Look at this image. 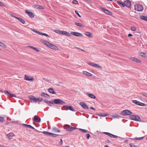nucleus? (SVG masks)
<instances>
[{
    "mask_svg": "<svg viewBox=\"0 0 147 147\" xmlns=\"http://www.w3.org/2000/svg\"><path fill=\"white\" fill-rule=\"evenodd\" d=\"M29 98L32 102H40L42 101L43 100L42 98H41L40 99L39 98H37L33 96H29Z\"/></svg>",
    "mask_w": 147,
    "mask_h": 147,
    "instance_id": "obj_1",
    "label": "nucleus"
},
{
    "mask_svg": "<svg viewBox=\"0 0 147 147\" xmlns=\"http://www.w3.org/2000/svg\"><path fill=\"white\" fill-rule=\"evenodd\" d=\"M129 117L131 119L135 121L140 122L141 119L139 116L137 115H131L129 116Z\"/></svg>",
    "mask_w": 147,
    "mask_h": 147,
    "instance_id": "obj_2",
    "label": "nucleus"
},
{
    "mask_svg": "<svg viewBox=\"0 0 147 147\" xmlns=\"http://www.w3.org/2000/svg\"><path fill=\"white\" fill-rule=\"evenodd\" d=\"M55 104L63 105L65 104V102L59 99H54Z\"/></svg>",
    "mask_w": 147,
    "mask_h": 147,
    "instance_id": "obj_3",
    "label": "nucleus"
},
{
    "mask_svg": "<svg viewBox=\"0 0 147 147\" xmlns=\"http://www.w3.org/2000/svg\"><path fill=\"white\" fill-rule=\"evenodd\" d=\"M135 8L136 10L137 11H142L143 9L142 5L140 4H137L135 6Z\"/></svg>",
    "mask_w": 147,
    "mask_h": 147,
    "instance_id": "obj_4",
    "label": "nucleus"
},
{
    "mask_svg": "<svg viewBox=\"0 0 147 147\" xmlns=\"http://www.w3.org/2000/svg\"><path fill=\"white\" fill-rule=\"evenodd\" d=\"M131 112L127 110H125L122 111L120 114L123 116L129 115L131 114Z\"/></svg>",
    "mask_w": 147,
    "mask_h": 147,
    "instance_id": "obj_5",
    "label": "nucleus"
},
{
    "mask_svg": "<svg viewBox=\"0 0 147 147\" xmlns=\"http://www.w3.org/2000/svg\"><path fill=\"white\" fill-rule=\"evenodd\" d=\"M31 30H32L34 32L37 33L38 34L40 35H43L47 37H50L47 34H46V33H42V32H38V31L36 30H35L33 29L32 28L31 29Z\"/></svg>",
    "mask_w": 147,
    "mask_h": 147,
    "instance_id": "obj_6",
    "label": "nucleus"
},
{
    "mask_svg": "<svg viewBox=\"0 0 147 147\" xmlns=\"http://www.w3.org/2000/svg\"><path fill=\"white\" fill-rule=\"evenodd\" d=\"M88 64L89 65L93 67H96L98 68H99L100 69H101L102 68V67L100 66L99 65L97 64L94 63L92 62H88Z\"/></svg>",
    "mask_w": 147,
    "mask_h": 147,
    "instance_id": "obj_7",
    "label": "nucleus"
},
{
    "mask_svg": "<svg viewBox=\"0 0 147 147\" xmlns=\"http://www.w3.org/2000/svg\"><path fill=\"white\" fill-rule=\"evenodd\" d=\"M132 102L133 103L140 106H146L145 104L140 102L136 100H133Z\"/></svg>",
    "mask_w": 147,
    "mask_h": 147,
    "instance_id": "obj_8",
    "label": "nucleus"
},
{
    "mask_svg": "<svg viewBox=\"0 0 147 147\" xmlns=\"http://www.w3.org/2000/svg\"><path fill=\"white\" fill-rule=\"evenodd\" d=\"M47 47L53 50H57L58 49V48L56 46L51 44L50 42Z\"/></svg>",
    "mask_w": 147,
    "mask_h": 147,
    "instance_id": "obj_9",
    "label": "nucleus"
},
{
    "mask_svg": "<svg viewBox=\"0 0 147 147\" xmlns=\"http://www.w3.org/2000/svg\"><path fill=\"white\" fill-rule=\"evenodd\" d=\"M72 34L74 36H82L83 35L80 33L76 32H71V35Z\"/></svg>",
    "mask_w": 147,
    "mask_h": 147,
    "instance_id": "obj_10",
    "label": "nucleus"
},
{
    "mask_svg": "<svg viewBox=\"0 0 147 147\" xmlns=\"http://www.w3.org/2000/svg\"><path fill=\"white\" fill-rule=\"evenodd\" d=\"M77 129V128L70 127L69 125H67L66 130L68 131H71L74 129Z\"/></svg>",
    "mask_w": 147,
    "mask_h": 147,
    "instance_id": "obj_11",
    "label": "nucleus"
},
{
    "mask_svg": "<svg viewBox=\"0 0 147 147\" xmlns=\"http://www.w3.org/2000/svg\"><path fill=\"white\" fill-rule=\"evenodd\" d=\"M103 134L107 135L108 136L111 137V138H117V136L109 132H104Z\"/></svg>",
    "mask_w": 147,
    "mask_h": 147,
    "instance_id": "obj_12",
    "label": "nucleus"
},
{
    "mask_svg": "<svg viewBox=\"0 0 147 147\" xmlns=\"http://www.w3.org/2000/svg\"><path fill=\"white\" fill-rule=\"evenodd\" d=\"M25 11L30 18H33L34 17V15L31 12L27 10H26Z\"/></svg>",
    "mask_w": 147,
    "mask_h": 147,
    "instance_id": "obj_13",
    "label": "nucleus"
},
{
    "mask_svg": "<svg viewBox=\"0 0 147 147\" xmlns=\"http://www.w3.org/2000/svg\"><path fill=\"white\" fill-rule=\"evenodd\" d=\"M80 104L84 109H89L87 105L84 102H81L80 103Z\"/></svg>",
    "mask_w": 147,
    "mask_h": 147,
    "instance_id": "obj_14",
    "label": "nucleus"
},
{
    "mask_svg": "<svg viewBox=\"0 0 147 147\" xmlns=\"http://www.w3.org/2000/svg\"><path fill=\"white\" fill-rule=\"evenodd\" d=\"M130 59L138 63H141V61L140 60L134 57H132L130 58Z\"/></svg>",
    "mask_w": 147,
    "mask_h": 147,
    "instance_id": "obj_15",
    "label": "nucleus"
},
{
    "mask_svg": "<svg viewBox=\"0 0 147 147\" xmlns=\"http://www.w3.org/2000/svg\"><path fill=\"white\" fill-rule=\"evenodd\" d=\"M124 6L125 5L127 7H129L131 5V3L129 1H126L124 2Z\"/></svg>",
    "mask_w": 147,
    "mask_h": 147,
    "instance_id": "obj_16",
    "label": "nucleus"
},
{
    "mask_svg": "<svg viewBox=\"0 0 147 147\" xmlns=\"http://www.w3.org/2000/svg\"><path fill=\"white\" fill-rule=\"evenodd\" d=\"M24 79L26 80L31 81H33L34 80V78H29V77L27 75H25Z\"/></svg>",
    "mask_w": 147,
    "mask_h": 147,
    "instance_id": "obj_17",
    "label": "nucleus"
},
{
    "mask_svg": "<svg viewBox=\"0 0 147 147\" xmlns=\"http://www.w3.org/2000/svg\"><path fill=\"white\" fill-rule=\"evenodd\" d=\"M83 74L86 76L90 77L92 76V75L91 73L88 72L86 71H84L83 72Z\"/></svg>",
    "mask_w": 147,
    "mask_h": 147,
    "instance_id": "obj_18",
    "label": "nucleus"
},
{
    "mask_svg": "<svg viewBox=\"0 0 147 147\" xmlns=\"http://www.w3.org/2000/svg\"><path fill=\"white\" fill-rule=\"evenodd\" d=\"M33 120L34 121L37 122H40V119L38 117L36 116H35L34 117Z\"/></svg>",
    "mask_w": 147,
    "mask_h": 147,
    "instance_id": "obj_19",
    "label": "nucleus"
},
{
    "mask_svg": "<svg viewBox=\"0 0 147 147\" xmlns=\"http://www.w3.org/2000/svg\"><path fill=\"white\" fill-rule=\"evenodd\" d=\"M61 34L65 35L69 37L71 36V33L65 31H62Z\"/></svg>",
    "mask_w": 147,
    "mask_h": 147,
    "instance_id": "obj_20",
    "label": "nucleus"
},
{
    "mask_svg": "<svg viewBox=\"0 0 147 147\" xmlns=\"http://www.w3.org/2000/svg\"><path fill=\"white\" fill-rule=\"evenodd\" d=\"M40 41L42 43L45 44L47 46H48V45L49 44V42L47 41H46L45 40H44L43 39H41L40 40Z\"/></svg>",
    "mask_w": 147,
    "mask_h": 147,
    "instance_id": "obj_21",
    "label": "nucleus"
},
{
    "mask_svg": "<svg viewBox=\"0 0 147 147\" xmlns=\"http://www.w3.org/2000/svg\"><path fill=\"white\" fill-rule=\"evenodd\" d=\"M102 9L104 12L107 14L110 15L111 13V12L110 11L106 9L105 8H102Z\"/></svg>",
    "mask_w": 147,
    "mask_h": 147,
    "instance_id": "obj_22",
    "label": "nucleus"
},
{
    "mask_svg": "<svg viewBox=\"0 0 147 147\" xmlns=\"http://www.w3.org/2000/svg\"><path fill=\"white\" fill-rule=\"evenodd\" d=\"M86 94L88 95L90 98L93 99L96 98L95 96L93 94L87 93Z\"/></svg>",
    "mask_w": 147,
    "mask_h": 147,
    "instance_id": "obj_23",
    "label": "nucleus"
},
{
    "mask_svg": "<svg viewBox=\"0 0 147 147\" xmlns=\"http://www.w3.org/2000/svg\"><path fill=\"white\" fill-rule=\"evenodd\" d=\"M85 34L87 36L90 37L91 38L93 37V35L90 32H86L85 33Z\"/></svg>",
    "mask_w": 147,
    "mask_h": 147,
    "instance_id": "obj_24",
    "label": "nucleus"
},
{
    "mask_svg": "<svg viewBox=\"0 0 147 147\" xmlns=\"http://www.w3.org/2000/svg\"><path fill=\"white\" fill-rule=\"evenodd\" d=\"M97 115L99 116L103 117H106L109 115L107 113H99L97 114Z\"/></svg>",
    "mask_w": 147,
    "mask_h": 147,
    "instance_id": "obj_25",
    "label": "nucleus"
},
{
    "mask_svg": "<svg viewBox=\"0 0 147 147\" xmlns=\"http://www.w3.org/2000/svg\"><path fill=\"white\" fill-rule=\"evenodd\" d=\"M63 107H66L67 109L72 111H75V109L73 108V107L72 106H64Z\"/></svg>",
    "mask_w": 147,
    "mask_h": 147,
    "instance_id": "obj_26",
    "label": "nucleus"
},
{
    "mask_svg": "<svg viewBox=\"0 0 147 147\" xmlns=\"http://www.w3.org/2000/svg\"><path fill=\"white\" fill-rule=\"evenodd\" d=\"M111 117L113 118H119L120 117V116L117 114H115L111 115Z\"/></svg>",
    "mask_w": 147,
    "mask_h": 147,
    "instance_id": "obj_27",
    "label": "nucleus"
},
{
    "mask_svg": "<svg viewBox=\"0 0 147 147\" xmlns=\"http://www.w3.org/2000/svg\"><path fill=\"white\" fill-rule=\"evenodd\" d=\"M49 91L50 93L52 94H56V92L54 91V90L53 88H49Z\"/></svg>",
    "mask_w": 147,
    "mask_h": 147,
    "instance_id": "obj_28",
    "label": "nucleus"
},
{
    "mask_svg": "<svg viewBox=\"0 0 147 147\" xmlns=\"http://www.w3.org/2000/svg\"><path fill=\"white\" fill-rule=\"evenodd\" d=\"M24 126H25L26 127H27L28 128H31V129H35V128L33 127L32 126H31L30 125H27V124H24Z\"/></svg>",
    "mask_w": 147,
    "mask_h": 147,
    "instance_id": "obj_29",
    "label": "nucleus"
},
{
    "mask_svg": "<svg viewBox=\"0 0 147 147\" xmlns=\"http://www.w3.org/2000/svg\"><path fill=\"white\" fill-rule=\"evenodd\" d=\"M40 95L42 96L45 97H49V96L47 94H46L45 93L42 92L40 94Z\"/></svg>",
    "mask_w": 147,
    "mask_h": 147,
    "instance_id": "obj_30",
    "label": "nucleus"
},
{
    "mask_svg": "<svg viewBox=\"0 0 147 147\" xmlns=\"http://www.w3.org/2000/svg\"><path fill=\"white\" fill-rule=\"evenodd\" d=\"M27 47H30V48H32V49H33V50L36 51L37 52H39L40 51V50L36 48H35V47H34L32 46H28Z\"/></svg>",
    "mask_w": 147,
    "mask_h": 147,
    "instance_id": "obj_31",
    "label": "nucleus"
},
{
    "mask_svg": "<svg viewBox=\"0 0 147 147\" xmlns=\"http://www.w3.org/2000/svg\"><path fill=\"white\" fill-rule=\"evenodd\" d=\"M54 32L55 33H56L57 34H62V31L60 30H54Z\"/></svg>",
    "mask_w": 147,
    "mask_h": 147,
    "instance_id": "obj_32",
    "label": "nucleus"
},
{
    "mask_svg": "<svg viewBox=\"0 0 147 147\" xmlns=\"http://www.w3.org/2000/svg\"><path fill=\"white\" fill-rule=\"evenodd\" d=\"M0 46L1 47L5 48H6L7 47V46H6V45H4L3 43L2 42H0Z\"/></svg>",
    "mask_w": 147,
    "mask_h": 147,
    "instance_id": "obj_33",
    "label": "nucleus"
},
{
    "mask_svg": "<svg viewBox=\"0 0 147 147\" xmlns=\"http://www.w3.org/2000/svg\"><path fill=\"white\" fill-rule=\"evenodd\" d=\"M42 133L45 134L49 135L50 136H51V133L47 131H43Z\"/></svg>",
    "mask_w": 147,
    "mask_h": 147,
    "instance_id": "obj_34",
    "label": "nucleus"
},
{
    "mask_svg": "<svg viewBox=\"0 0 147 147\" xmlns=\"http://www.w3.org/2000/svg\"><path fill=\"white\" fill-rule=\"evenodd\" d=\"M34 7L35 8L37 9H43V8L42 6L38 5H35Z\"/></svg>",
    "mask_w": 147,
    "mask_h": 147,
    "instance_id": "obj_35",
    "label": "nucleus"
},
{
    "mask_svg": "<svg viewBox=\"0 0 147 147\" xmlns=\"http://www.w3.org/2000/svg\"><path fill=\"white\" fill-rule=\"evenodd\" d=\"M75 24L77 26L81 27H83V25L81 23H78L77 22H76L75 23Z\"/></svg>",
    "mask_w": 147,
    "mask_h": 147,
    "instance_id": "obj_36",
    "label": "nucleus"
},
{
    "mask_svg": "<svg viewBox=\"0 0 147 147\" xmlns=\"http://www.w3.org/2000/svg\"><path fill=\"white\" fill-rule=\"evenodd\" d=\"M79 129L81 131H82V132L84 133H86L87 132H88V131L87 130H85V129H80V128Z\"/></svg>",
    "mask_w": 147,
    "mask_h": 147,
    "instance_id": "obj_37",
    "label": "nucleus"
},
{
    "mask_svg": "<svg viewBox=\"0 0 147 147\" xmlns=\"http://www.w3.org/2000/svg\"><path fill=\"white\" fill-rule=\"evenodd\" d=\"M19 21L23 24L25 23V21L23 19H18Z\"/></svg>",
    "mask_w": 147,
    "mask_h": 147,
    "instance_id": "obj_38",
    "label": "nucleus"
},
{
    "mask_svg": "<svg viewBox=\"0 0 147 147\" xmlns=\"http://www.w3.org/2000/svg\"><path fill=\"white\" fill-rule=\"evenodd\" d=\"M146 54L145 53H143V52H141L140 53V55L143 57H145V55Z\"/></svg>",
    "mask_w": 147,
    "mask_h": 147,
    "instance_id": "obj_39",
    "label": "nucleus"
},
{
    "mask_svg": "<svg viewBox=\"0 0 147 147\" xmlns=\"http://www.w3.org/2000/svg\"><path fill=\"white\" fill-rule=\"evenodd\" d=\"M4 92L6 95L8 96L9 95V92L7 90H5Z\"/></svg>",
    "mask_w": 147,
    "mask_h": 147,
    "instance_id": "obj_40",
    "label": "nucleus"
},
{
    "mask_svg": "<svg viewBox=\"0 0 147 147\" xmlns=\"http://www.w3.org/2000/svg\"><path fill=\"white\" fill-rule=\"evenodd\" d=\"M4 118L0 116V122H3L4 121Z\"/></svg>",
    "mask_w": 147,
    "mask_h": 147,
    "instance_id": "obj_41",
    "label": "nucleus"
},
{
    "mask_svg": "<svg viewBox=\"0 0 147 147\" xmlns=\"http://www.w3.org/2000/svg\"><path fill=\"white\" fill-rule=\"evenodd\" d=\"M130 146L131 147H138L137 146L133 144H130Z\"/></svg>",
    "mask_w": 147,
    "mask_h": 147,
    "instance_id": "obj_42",
    "label": "nucleus"
},
{
    "mask_svg": "<svg viewBox=\"0 0 147 147\" xmlns=\"http://www.w3.org/2000/svg\"><path fill=\"white\" fill-rule=\"evenodd\" d=\"M117 3H118L120 4L121 5H122L123 7H124V4L121 2L119 1H118Z\"/></svg>",
    "mask_w": 147,
    "mask_h": 147,
    "instance_id": "obj_43",
    "label": "nucleus"
},
{
    "mask_svg": "<svg viewBox=\"0 0 147 147\" xmlns=\"http://www.w3.org/2000/svg\"><path fill=\"white\" fill-rule=\"evenodd\" d=\"M51 134L50 136H53V137H56L58 135H57V134H53L52 133H51Z\"/></svg>",
    "mask_w": 147,
    "mask_h": 147,
    "instance_id": "obj_44",
    "label": "nucleus"
},
{
    "mask_svg": "<svg viewBox=\"0 0 147 147\" xmlns=\"http://www.w3.org/2000/svg\"><path fill=\"white\" fill-rule=\"evenodd\" d=\"M140 18H147V17L143 15H141L140 16Z\"/></svg>",
    "mask_w": 147,
    "mask_h": 147,
    "instance_id": "obj_45",
    "label": "nucleus"
},
{
    "mask_svg": "<svg viewBox=\"0 0 147 147\" xmlns=\"http://www.w3.org/2000/svg\"><path fill=\"white\" fill-rule=\"evenodd\" d=\"M144 138V137H140V138H135V139L136 140H140Z\"/></svg>",
    "mask_w": 147,
    "mask_h": 147,
    "instance_id": "obj_46",
    "label": "nucleus"
},
{
    "mask_svg": "<svg viewBox=\"0 0 147 147\" xmlns=\"http://www.w3.org/2000/svg\"><path fill=\"white\" fill-rule=\"evenodd\" d=\"M141 94H142L144 96L147 97V93H146L142 92V93Z\"/></svg>",
    "mask_w": 147,
    "mask_h": 147,
    "instance_id": "obj_47",
    "label": "nucleus"
},
{
    "mask_svg": "<svg viewBox=\"0 0 147 147\" xmlns=\"http://www.w3.org/2000/svg\"><path fill=\"white\" fill-rule=\"evenodd\" d=\"M14 136V134L13 133H10V139L11 138V137H12Z\"/></svg>",
    "mask_w": 147,
    "mask_h": 147,
    "instance_id": "obj_48",
    "label": "nucleus"
},
{
    "mask_svg": "<svg viewBox=\"0 0 147 147\" xmlns=\"http://www.w3.org/2000/svg\"><path fill=\"white\" fill-rule=\"evenodd\" d=\"M54 130L55 131L58 132H60V131L58 129L56 128H54Z\"/></svg>",
    "mask_w": 147,
    "mask_h": 147,
    "instance_id": "obj_49",
    "label": "nucleus"
},
{
    "mask_svg": "<svg viewBox=\"0 0 147 147\" xmlns=\"http://www.w3.org/2000/svg\"><path fill=\"white\" fill-rule=\"evenodd\" d=\"M73 3L75 4H77L78 3L77 1L76 0H74L72 1Z\"/></svg>",
    "mask_w": 147,
    "mask_h": 147,
    "instance_id": "obj_50",
    "label": "nucleus"
},
{
    "mask_svg": "<svg viewBox=\"0 0 147 147\" xmlns=\"http://www.w3.org/2000/svg\"><path fill=\"white\" fill-rule=\"evenodd\" d=\"M131 29L133 31H135L136 30V28L135 27H132L131 28Z\"/></svg>",
    "mask_w": 147,
    "mask_h": 147,
    "instance_id": "obj_51",
    "label": "nucleus"
},
{
    "mask_svg": "<svg viewBox=\"0 0 147 147\" xmlns=\"http://www.w3.org/2000/svg\"><path fill=\"white\" fill-rule=\"evenodd\" d=\"M16 97V95H15L14 94H11L10 93V97Z\"/></svg>",
    "mask_w": 147,
    "mask_h": 147,
    "instance_id": "obj_52",
    "label": "nucleus"
},
{
    "mask_svg": "<svg viewBox=\"0 0 147 147\" xmlns=\"http://www.w3.org/2000/svg\"><path fill=\"white\" fill-rule=\"evenodd\" d=\"M54 102V100H52L49 101V104H55V102Z\"/></svg>",
    "mask_w": 147,
    "mask_h": 147,
    "instance_id": "obj_53",
    "label": "nucleus"
},
{
    "mask_svg": "<svg viewBox=\"0 0 147 147\" xmlns=\"http://www.w3.org/2000/svg\"><path fill=\"white\" fill-rule=\"evenodd\" d=\"M75 13H76V14H77L78 15V16L80 17V18H81V16H80V15L78 13V12H77V11H75Z\"/></svg>",
    "mask_w": 147,
    "mask_h": 147,
    "instance_id": "obj_54",
    "label": "nucleus"
},
{
    "mask_svg": "<svg viewBox=\"0 0 147 147\" xmlns=\"http://www.w3.org/2000/svg\"><path fill=\"white\" fill-rule=\"evenodd\" d=\"M45 103H46L47 104H48V105L49 106H50V105H49V101H48L47 100H45Z\"/></svg>",
    "mask_w": 147,
    "mask_h": 147,
    "instance_id": "obj_55",
    "label": "nucleus"
},
{
    "mask_svg": "<svg viewBox=\"0 0 147 147\" xmlns=\"http://www.w3.org/2000/svg\"><path fill=\"white\" fill-rule=\"evenodd\" d=\"M86 137H87V139H89V137L90 136L89 134H87L86 135Z\"/></svg>",
    "mask_w": 147,
    "mask_h": 147,
    "instance_id": "obj_56",
    "label": "nucleus"
},
{
    "mask_svg": "<svg viewBox=\"0 0 147 147\" xmlns=\"http://www.w3.org/2000/svg\"><path fill=\"white\" fill-rule=\"evenodd\" d=\"M4 4L2 3L0 1V6H4Z\"/></svg>",
    "mask_w": 147,
    "mask_h": 147,
    "instance_id": "obj_57",
    "label": "nucleus"
},
{
    "mask_svg": "<svg viewBox=\"0 0 147 147\" xmlns=\"http://www.w3.org/2000/svg\"><path fill=\"white\" fill-rule=\"evenodd\" d=\"M132 36V35L131 34H129L128 35V37Z\"/></svg>",
    "mask_w": 147,
    "mask_h": 147,
    "instance_id": "obj_58",
    "label": "nucleus"
},
{
    "mask_svg": "<svg viewBox=\"0 0 147 147\" xmlns=\"http://www.w3.org/2000/svg\"><path fill=\"white\" fill-rule=\"evenodd\" d=\"M90 109H93V110H96V109H94V108H93L92 107H90Z\"/></svg>",
    "mask_w": 147,
    "mask_h": 147,
    "instance_id": "obj_59",
    "label": "nucleus"
},
{
    "mask_svg": "<svg viewBox=\"0 0 147 147\" xmlns=\"http://www.w3.org/2000/svg\"><path fill=\"white\" fill-rule=\"evenodd\" d=\"M138 97L140 99H141V98L142 99V97L140 96H138Z\"/></svg>",
    "mask_w": 147,
    "mask_h": 147,
    "instance_id": "obj_60",
    "label": "nucleus"
},
{
    "mask_svg": "<svg viewBox=\"0 0 147 147\" xmlns=\"http://www.w3.org/2000/svg\"><path fill=\"white\" fill-rule=\"evenodd\" d=\"M61 142L60 144L62 145V141H63L62 139L61 140Z\"/></svg>",
    "mask_w": 147,
    "mask_h": 147,
    "instance_id": "obj_61",
    "label": "nucleus"
},
{
    "mask_svg": "<svg viewBox=\"0 0 147 147\" xmlns=\"http://www.w3.org/2000/svg\"><path fill=\"white\" fill-rule=\"evenodd\" d=\"M80 50L83 51H84V52L85 51L83 49H80Z\"/></svg>",
    "mask_w": 147,
    "mask_h": 147,
    "instance_id": "obj_62",
    "label": "nucleus"
},
{
    "mask_svg": "<svg viewBox=\"0 0 147 147\" xmlns=\"http://www.w3.org/2000/svg\"><path fill=\"white\" fill-rule=\"evenodd\" d=\"M80 50L83 51H84V52L85 51L83 49H80Z\"/></svg>",
    "mask_w": 147,
    "mask_h": 147,
    "instance_id": "obj_63",
    "label": "nucleus"
},
{
    "mask_svg": "<svg viewBox=\"0 0 147 147\" xmlns=\"http://www.w3.org/2000/svg\"><path fill=\"white\" fill-rule=\"evenodd\" d=\"M80 50L83 51H84V52L85 51L83 49H80Z\"/></svg>",
    "mask_w": 147,
    "mask_h": 147,
    "instance_id": "obj_64",
    "label": "nucleus"
}]
</instances>
